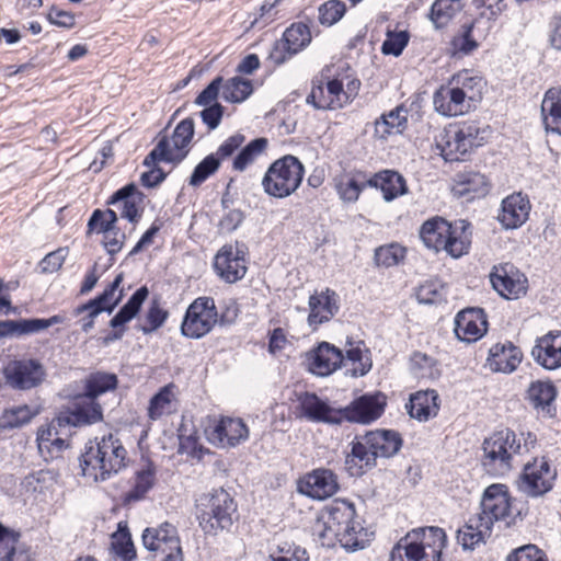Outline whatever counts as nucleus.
Masks as SVG:
<instances>
[{"instance_id": "nucleus-1", "label": "nucleus", "mask_w": 561, "mask_h": 561, "mask_svg": "<svg viewBox=\"0 0 561 561\" xmlns=\"http://www.w3.org/2000/svg\"><path fill=\"white\" fill-rule=\"evenodd\" d=\"M403 446L401 434L394 430L379 428L356 435L345 457L350 476L362 477L377 466L378 458H391Z\"/></svg>"}, {"instance_id": "nucleus-2", "label": "nucleus", "mask_w": 561, "mask_h": 561, "mask_svg": "<svg viewBox=\"0 0 561 561\" xmlns=\"http://www.w3.org/2000/svg\"><path fill=\"white\" fill-rule=\"evenodd\" d=\"M127 450L113 434L90 440L79 458L83 477L104 482L126 467Z\"/></svg>"}, {"instance_id": "nucleus-3", "label": "nucleus", "mask_w": 561, "mask_h": 561, "mask_svg": "<svg viewBox=\"0 0 561 561\" xmlns=\"http://www.w3.org/2000/svg\"><path fill=\"white\" fill-rule=\"evenodd\" d=\"M354 504L346 500H335L328 504L318 520L317 526L321 538L336 539L342 547L350 551L364 549L366 539L364 528L355 518Z\"/></svg>"}, {"instance_id": "nucleus-4", "label": "nucleus", "mask_w": 561, "mask_h": 561, "mask_svg": "<svg viewBox=\"0 0 561 561\" xmlns=\"http://www.w3.org/2000/svg\"><path fill=\"white\" fill-rule=\"evenodd\" d=\"M471 224L460 219L449 222L442 217L426 220L420 229L425 247L439 252L446 251L454 259L467 254L471 247Z\"/></svg>"}, {"instance_id": "nucleus-5", "label": "nucleus", "mask_w": 561, "mask_h": 561, "mask_svg": "<svg viewBox=\"0 0 561 561\" xmlns=\"http://www.w3.org/2000/svg\"><path fill=\"white\" fill-rule=\"evenodd\" d=\"M195 517L206 536L229 533L238 520V505L233 496L222 488L199 495L195 501Z\"/></svg>"}, {"instance_id": "nucleus-6", "label": "nucleus", "mask_w": 561, "mask_h": 561, "mask_svg": "<svg viewBox=\"0 0 561 561\" xmlns=\"http://www.w3.org/2000/svg\"><path fill=\"white\" fill-rule=\"evenodd\" d=\"M489 133V127H481L478 122H462L440 136L437 148L445 161H459L482 146Z\"/></svg>"}, {"instance_id": "nucleus-7", "label": "nucleus", "mask_w": 561, "mask_h": 561, "mask_svg": "<svg viewBox=\"0 0 561 561\" xmlns=\"http://www.w3.org/2000/svg\"><path fill=\"white\" fill-rule=\"evenodd\" d=\"M305 175L302 162L293 154L276 159L266 170L262 186L264 192L275 198H285L295 193Z\"/></svg>"}, {"instance_id": "nucleus-8", "label": "nucleus", "mask_w": 561, "mask_h": 561, "mask_svg": "<svg viewBox=\"0 0 561 561\" xmlns=\"http://www.w3.org/2000/svg\"><path fill=\"white\" fill-rule=\"evenodd\" d=\"M482 449L483 468L488 473L499 476L512 469L513 455L520 453L522 445L519 440L517 442L516 434L512 430L505 428L486 437Z\"/></svg>"}, {"instance_id": "nucleus-9", "label": "nucleus", "mask_w": 561, "mask_h": 561, "mask_svg": "<svg viewBox=\"0 0 561 561\" xmlns=\"http://www.w3.org/2000/svg\"><path fill=\"white\" fill-rule=\"evenodd\" d=\"M144 547L152 552L154 561H183L181 541L174 525L164 522L148 527L141 536Z\"/></svg>"}, {"instance_id": "nucleus-10", "label": "nucleus", "mask_w": 561, "mask_h": 561, "mask_svg": "<svg viewBox=\"0 0 561 561\" xmlns=\"http://www.w3.org/2000/svg\"><path fill=\"white\" fill-rule=\"evenodd\" d=\"M244 141L245 136L241 133H236L229 136L214 154L218 157V161L221 163V161L231 158L239 150L232 160V169L243 172L249 165L254 163L268 146V140L264 137L255 138L242 147Z\"/></svg>"}, {"instance_id": "nucleus-11", "label": "nucleus", "mask_w": 561, "mask_h": 561, "mask_svg": "<svg viewBox=\"0 0 561 561\" xmlns=\"http://www.w3.org/2000/svg\"><path fill=\"white\" fill-rule=\"evenodd\" d=\"M218 322V310L211 297H198L186 309L181 333L198 340L207 335Z\"/></svg>"}, {"instance_id": "nucleus-12", "label": "nucleus", "mask_w": 561, "mask_h": 561, "mask_svg": "<svg viewBox=\"0 0 561 561\" xmlns=\"http://www.w3.org/2000/svg\"><path fill=\"white\" fill-rule=\"evenodd\" d=\"M311 32L307 24L293 23L285 30L283 36L274 42L268 59L276 66H280L302 51L311 43Z\"/></svg>"}, {"instance_id": "nucleus-13", "label": "nucleus", "mask_w": 561, "mask_h": 561, "mask_svg": "<svg viewBox=\"0 0 561 561\" xmlns=\"http://www.w3.org/2000/svg\"><path fill=\"white\" fill-rule=\"evenodd\" d=\"M556 478L557 471L542 457L525 466L517 486L526 496L538 497L552 490Z\"/></svg>"}, {"instance_id": "nucleus-14", "label": "nucleus", "mask_w": 561, "mask_h": 561, "mask_svg": "<svg viewBox=\"0 0 561 561\" xmlns=\"http://www.w3.org/2000/svg\"><path fill=\"white\" fill-rule=\"evenodd\" d=\"M185 157L186 152L173 153L168 136H162L156 147L144 160V165L148 167L149 170L141 174V184L149 188L158 186L167 178V173L158 165V163L168 162L179 164Z\"/></svg>"}, {"instance_id": "nucleus-15", "label": "nucleus", "mask_w": 561, "mask_h": 561, "mask_svg": "<svg viewBox=\"0 0 561 561\" xmlns=\"http://www.w3.org/2000/svg\"><path fill=\"white\" fill-rule=\"evenodd\" d=\"M481 512L476 514L492 530L494 522L502 520L513 514L512 499L504 484L488 486L482 495Z\"/></svg>"}, {"instance_id": "nucleus-16", "label": "nucleus", "mask_w": 561, "mask_h": 561, "mask_svg": "<svg viewBox=\"0 0 561 561\" xmlns=\"http://www.w3.org/2000/svg\"><path fill=\"white\" fill-rule=\"evenodd\" d=\"M208 440L221 448H234L249 439L250 430L240 417L220 416L206 430Z\"/></svg>"}, {"instance_id": "nucleus-17", "label": "nucleus", "mask_w": 561, "mask_h": 561, "mask_svg": "<svg viewBox=\"0 0 561 561\" xmlns=\"http://www.w3.org/2000/svg\"><path fill=\"white\" fill-rule=\"evenodd\" d=\"M3 374L7 383L16 390H30L39 386L45 379L46 371L37 359H19L11 362Z\"/></svg>"}, {"instance_id": "nucleus-18", "label": "nucleus", "mask_w": 561, "mask_h": 561, "mask_svg": "<svg viewBox=\"0 0 561 561\" xmlns=\"http://www.w3.org/2000/svg\"><path fill=\"white\" fill-rule=\"evenodd\" d=\"M103 420L102 407L98 401L85 398L84 394H78L72 405L56 416L58 426H85L98 423Z\"/></svg>"}, {"instance_id": "nucleus-19", "label": "nucleus", "mask_w": 561, "mask_h": 561, "mask_svg": "<svg viewBox=\"0 0 561 561\" xmlns=\"http://www.w3.org/2000/svg\"><path fill=\"white\" fill-rule=\"evenodd\" d=\"M121 283H110L102 294L88 302L76 308L75 313L81 314L87 312L81 320V330L88 333L94 327V319L102 312L111 313L114 308L119 304L123 291L119 289Z\"/></svg>"}, {"instance_id": "nucleus-20", "label": "nucleus", "mask_w": 561, "mask_h": 561, "mask_svg": "<svg viewBox=\"0 0 561 561\" xmlns=\"http://www.w3.org/2000/svg\"><path fill=\"white\" fill-rule=\"evenodd\" d=\"M386 404V396L380 392L364 394L346 408L341 409V423L347 421L369 424L382 415Z\"/></svg>"}, {"instance_id": "nucleus-21", "label": "nucleus", "mask_w": 561, "mask_h": 561, "mask_svg": "<svg viewBox=\"0 0 561 561\" xmlns=\"http://www.w3.org/2000/svg\"><path fill=\"white\" fill-rule=\"evenodd\" d=\"M336 474L325 468H318L298 480L297 489L311 499L325 500L339 491Z\"/></svg>"}, {"instance_id": "nucleus-22", "label": "nucleus", "mask_w": 561, "mask_h": 561, "mask_svg": "<svg viewBox=\"0 0 561 561\" xmlns=\"http://www.w3.org/2000/svg\"><path fill=\"white\" fill-rule=\"evenodd\" d=\"M146 195L140 192L135 183H128L112 194L107 204L115 206L121 211V217L136 225L144 214Z\"/></svg>"}, {"instance_id": "nucleus-23", "label": "nucleus", "mask_w": 561, "mask_h": 561, "mask_svg": "<svg viewBox=\"0 0 561 561\" xmlns=\"http://www.w3.org/2000/svg\"><path fill=\"white\" fill-rule=\"evenodd\" d=\"M455 334L467 343L480 340L488 331L486 314L482 308H466L455 318Z\"/></svg>"}, {"instance_id": "nucleus-24", "label": "nucleus", "mask_w": 561, "mask_h": 561, "mask_svg": "<svg viewBox=\"0 0 561 561\" xmlns=\"http://www.w3.org/2000/svg\"><path fill=\"white\" fill-rule=\"evenodd\" d=\"M300 415L311 422L341 424V409L330 407L313 392H304L298 397Z\"/></svg>"}, {"instance_id": "nucleus-25", "label": "nucleus", "mask_w": 561, "mask_h": 561, "mask_svg": "<svg viewBox=\"0 0 561 561\" xmlns=\"http://www.w3.org/2000/svg\"><path fill=\"white\" fill-rule=\"evenodd\" d=\"M534 360L542 368L554 370L561 367V331H549L537 337L531 350Z\"/></svg>"}, {"instance_id": "nucleus-26", "label": "nucleus", "mask_w": 561, "mask_h": 561, "mask_svg": "<svg viewBox=\"0 0 561 561\" xmlns=\"http://www.w3.org/2000/svg\"><path fill=\"white\" fill-rule=\"evenodd\" d=\"M489 190L490 182L488 178L478 171H460L453 179V194L467 201L483 197L489 193Z\"/></svg>"}, {"instance_id": "nucleus-27", "label": "nucleus", "mask_w": 561, "mask_h": 561, "mask_svg": "<svg viewBox=\"0 0 561 561\" xmlns=\"http://www.w3.org/2000/svg\"><path fill=\"white\" fill-rule=\"evenodd\" d=\"M343 363L342 351L328 342L320 343L308 356L309 370L320 377L331 375Z\"/></svg>"}, {"instance_id": "nucleus-28", "label": "nucleus", "mask_w": 561, "mask_h": 561, "mask_svg": "<svg viewBox=\"0 0 561 561\" xmlns=\"http://www.w3.org/2000/svg\"><path fill=\"white\" fill-rule=\"evenodd\" d=\"M558 390L550 380L531 381L526 391V400L543 416L553 417L557 409L554 405Z\"/></svg>"}, {"instance_id": "nucleus-29", "label": "nucleus", "mask_w": 561, "mask_h": 561, "mask_svg": "<svg viewBox=\"0 0 561 561\" xmlns=\"http://www.w3.org/2000/svg\"><path fill=\"white\" fill-rule=\"evenodd\" d=\"M439 408V394L434 389L419 390L412 393L407 404L410 416L420 422H426L437 416Z\"/></svg>"}, {"instance_id": "nucleus-30", "label": "nucleus", "mask_w": 561, "mask_h": 561, "mask_svg": "<svg viewBox=\"0 0 561 561\" xmlns=\"http://www.w3.org/2000/svg\"><path fill=\"white\" fill-rule=\"evenodd\" d=\"M466 93L463 89H458L454 84L440 87L433 96L435 110L445 116H457L463 114L469 105L466 104Z\"/></svg>"}, {"instance_id": "nucleus-31", "label": "nucleus", "mask_w": 561, "mask_h": 561, "mask_svg": "<svg viewBox=\"0 0 561 561\" xmlns=\"http://www.w3.org/2000/svg\"><path fill=\"white\" fill-rule=\"evenodd\" d=\"M529 210L530 203L525 196L512 194L503 199L497 219L506 229H515L527 220Z\"/></svg>"}, {"instance_id": "nucleus-32", "label": "nucleus", "mask_w": 561, "mask_h": 561, "mask_svg": "<svg viewBox=\"0 0 561 561\" xmlns=\"http://www.w3.org/2000/svg\"><path fill=\"white\" fill-rule=\"evenodd\" d=\"M214 267L220 277L227 280H240L247 272L244 252L224 248L215 256Z\"/></svg>"}, {"instance_id": "nucleus-33", "label": "nucleus", "mask_w": 561, "mask_h": 561, "mask_svg": "<svg viewBox=\"0 0 561 561\" xmlns=\"http://www.w3.org/2000/svg\"><path fill=\"white\" fill-rule=\"evenodd\" d=\"M370 187L379 188L386 202H391L408 193V184L404 176L394 170H381L367 180Z\"/></svg>"}, {"instance_id": "nucleus-34", "label": "nucleus", "mask_w": 561, "mask_h": 561, "mask_svg": "<svg viewBox=\"0 0 561 561\" xmlns=\"http://www.w3.org/2000/svg\"><path fill=\"white\" fill-rule=\"evenodd\" d=\"M309 307L308 322L316 328L328 322L339 311L337 295L330 289L319 294L316 293L309 298Z\"/></svg>"}, {"instance_id": "nucleus-35", "label": "nucleus", "mask_w": 561, "mask_h": 561, "mask_svg": "<svg viewBox=\"0 0 561 561\" xmlns=\"http://www.w3.org/2000/svg\"><path fill=\"white\" fill-rule=\"evenodd\" d=\"M523 354L512 342L497 343L490 348L488 364L494 371L512 373L520 364Z\"/></svg>"}, {"instance_id": "nucleus-36", "label": "nucleus", "mask_w": 561, "mask_h": 561, "mask_svg": "<svg viewBox=\"0 0 561 561\" xmlns=\"http://www.w3.org/2000/svg\"><path fill=\"white\" fill-rule=\"evenodd\" d=\"M541 115L546 130L561 136V88H551L545 93Z\"/></svg>"}, {"instance_id": "nucleus-37", "label": "nucleus", "mask_w": 561, "mask_h": 561, "mask_svg": "<svg viewBox=\"0 0 561 561\" xmlns=\"http://www.w3.org/2000/svg\"><path fill=\"white\" fill-rule=\"evenodd\" d=\"M417 537L416 543L422 546L423 552L435 561H440L443 549L446 546V534L443 528L436 526L421 527L409 531Z\"/></svg>"}, {"instance_id": "nucleus-38", "label": "nucleus", "mask_w": 561, "mask_h": 561, "mask_svg": "<svg viewBox=\"0 0 561 561\" xmlns=\"http://www.w3.org/2000/svg\"><path fill=\"white\" fill-rule=\"evenodd\" d=\"M409 367L411 374L419 380L435 381L442 376L439 362L421 351H414L410 355Z\"/></svg>"}, {"instance_id": "nucleus-39", "label": "nucleus", "mask_w": 561, "mask_h": 561, "mask_svg": "<svg viewBox=\"0 0 561 561\" xmlns=\"http://www.w3.org/2000/svg\"><path fill=\"white\" fill-rule=\"evenodd\" d=\"M491 529L477 515L471 516L457 531V541L465 550H472L491 536Z\"/></svg>"}, {"instance_id": "nucleus-40", "label": "nucleus", "mask_w": 561, "mask_h": 561, "mask_svg": "<svg viewBox=\"0 0 561 561\" xmlns=\"http://www.w3.org/2000/svg\"><path fill=\"white\" fill-rule=\"evenodd\" d=\"M111 553L116 561H135L136 549L126 522H119L117 530L111 537Z\"/></svg>"}, {"instance_id": "nucleus-41", "label": "nucleus", "mask_w": 561, "mask_h": 561, "mask_svg": "<svg viewBox=\"0 0 561 561\" xmlns=\"http://www.w3.org/2000/svg\"><path fill=\"white\" fill-rule=\"evenodd\" d=\"M416 540V535L408 533L392 548L389 561H435L423 552L422 546H419Z\"/></svg>"}, {"instance_id": "nucleus-42", "label": "nucleus", "mask_w": 561, "mask_h": 561, "mask_svg": "<svg viewBox=\"0 0 561 561\" xmlns=\"http://www.w3.org/2000/svg\"><path fill=\"white\" fill-rule=\"evenodd\" d=\"M408 123V111L400 105L390 112L382 114L375 123L376 134L381 138H387L392 134H401Z\"/></svg>"}, {"instance_id": "nucleus-43", "label": "nucleus", "mask_w": 561, "mask_h": 561, "mask_svg": "<svg viewBox=\"0 0 561 561\" xmlns=\"http://www.w3.org/2000/svg\"><path fill=\"white\" fill-rule=\"evenodd\" d=\"M118 383L117 376L112 373L95 371L91 373L84 380V391L82 394L92 401L107 391L116 389Z\"/></svg>"}, {"instance_id": "nucleus-44", "label": "nucleus", "mask_w": 561, "mask_h": 561, "mask_svg": "<svg viewBox=\"0 0 561 561\" xmlns=\"http://www.w3.org/2000/svg\"><path fill=\"white\" fill-rule=\"evenodd\" d=\"M148 294L149 290L146 286L137 289L128 299V301L110 320V325L113 329H124V325L137 316L141 305L147 299Z\"/></svg>"}, {"instance_id": "nucleus-45", "label": "nucleus", "mask_w": 561, "mask_h": 561, "mask_svg": "<svg viewBox=\"0 0 561 561\" xmlns=\"http://www.w3.org/2000/svg\"><path fill=\"white\" fill-rule=\"evenodd\" d=\"M37 413V410H32L27 404L5 409L0 415V430L20 428L28 424Z\"/></svg>"}, {"instance_id": "nucleus-46", "label": "nucleus", "mask_w": 561, "mask_h": 561, "mask_svg": "<svg viewBox=\"0 0 561 561\" xmlns=\"http://www.w3.org/2000/svg\"><path fill=\"white\" fill-rule=\"evenodd\" d=\"M252 93L253 84L250 79L236 76L222 82L221 95L229 103H241Z\"/></svg>"}, {"instance_id": "nucleus-47", "label": "nucleus", "mask_w": 561, "mask_h": 561, "mask_svg": "<svg viewBox=\"0 0 561 561\" xmlns=\"http://www.w3.org/2000/svg\"><path fill=\"white\" fill-rule=\"evenodd\" d=\"M19 535L0 523V561H31L25 551H16Z\"/></svg>"}, {"instance_id": "nucleus-48", "label": "nucleus", "mask_w": 561, "mask_h": 561, "mask_svg": "<svg viewBox=\"0 0 561 561\" xmlns=\"http://www.w3.org/2000/svg\"><path fill=\"white\" fill-rule=\"evenodd\" d=\"M330 69L322 70L311 81V91L307 96V103L317 110H333V101L328 98L325 80L329 78Z\"/></svg>"}, {"instance_id": "nucleus-49", "label": "nucleus", "mask_w": 561, "mask_h": 561, "mask_svg": "<svg viewBox=\"0 0 561 561\" xmlns=\"http://www.w3.org/2000/svg\"><path fill=\"white\" fill-rule=\"evenodd\" d=\"M154 480L156 470L152 463H149L145 469L137 471L135 485L126 493L125 502L131 503L142 500L154 485Z\"/></svg>"}, {"instance_id": "nucleus-50", "label": "nucleus", "mask_w": 561, "mask_h": 561, "mask_svg": "<svg viewBox=\"0 0 561 561\" xmlns=\"http://www.w3.org/2000/svg\"><path fill=\"white\" fill-rule=\"evenodd\" d=\"M118 220L115 210L107 208L105 210L94 209L88 220V232L104 233L108 238Z\"/></svg>"}, {"instance_id": "nucleus-51", "label": "nucleus", "mask_w": 561, "mask_h": 561, "mask_svg": "<svg viewBox=\"0 0 561 561\" xmlns=\"http://www.w3.org/2000/svg\"><path fill=\"white\" fill-rule=\"evenodd\" d=\"M474 22L465 23L460 26L459 33L450 41L451 55H470L479 47L478 42L473 38L472 32Z\"/></svg>"}, {"instance_id": "nucleus-52", "label": "nucleus", "mask_w": 561, "mask_h": 561, "mask_svg": "<svg viewBox=\"0 0 561 561\" xmlns=\"http://www.w3.org/2000/svg\"><path fill=\"white\" fill-rule=\"evenodd\" d=\"M169 318L168 310L160 306L158 299H153L145 314V322L138 325V330L145 335L151 334L160 329Z\"/></svg>"}, {"instance_id": "nucleus-53", "label": "nucleus", "mask_w": 561, "mask_h": 561, "mask_svg": "<svg viewBox=\"0 0 561 561\" xmlns=\"http://www.w3.org/2000/svg\"><path fill=\"white\" fill-rule=\"evenodd\" d=\"M172 383L162 387L151 399L148 408L150 420H158L170 410L173 398Z\"/></svg>"}, {"instance_id": "nucleus-54", "label": "nucleus", "mask_w": 561, "mask_h": 561, "mask_svg": "<svg viewBox=\"0 0 561 561\" xmlns=\"http://www.w3.org/2000/svg\"><path fill=\"white\" fill-rule=\"evenodd\" d=\"M405 256V248L399 243H389L375 250V262L378 266L391 267L398 265Z\"/></svg>"}, {"instance_id": "nucleus-55", "label": "nucleus", "mask_w": 561, "mask_h": 561, "mask_svg": "<svg viewBox=\"0 0 561 561\" xmlns=\"http://www.w3.org/2000/svg\"><path fill=\"white\" fill-rule=\"evenodd\" d=\"M220 168V162L218 161V157L215 154L206 156L193 170L188 185L193 187H198L202 185L210 175L215 174Z\"/></svg>"}, {"instance_id": "nucleus-56", "label": "nucleus", "mask_w": 561, "mask_h": 561, "mask_svg": "<svg viewBox=\"0 0 561 561\" xmlns=\"http://www.w3.org/2000/svg\"><path fill=\"white\" fill-rule=\"evenodd\" d=\"M415 297L420 304L434 305L446 300L444 283H421L415 289Z\"/></svg>"}, {"instance_id": "nucleus-57", "label": "nucleus", "mask_w": 561, "mask_h": 561, "mask_svg": "<svg viewBox=\"0 0 561 561\" xmlns=\"http://www.w3.org/2000/svg\"><path fill=\"white\" fill-rule=\"evenodd\" d=\"M194 131L195 123L192 117H186L176 125L172 134L173 148L176 150L175 153H182V150L190 145ZM185 152L186 151H183V153Z\"/></svg>"}, {"instance_id": "nucleus-58", "label": "nucleus", "mask_w": 561, "mask_h": 561, "mask_svg": "<svg viewBox=\"0 0 561 561\" xmlns=\"http://www.w3.org/2000/svg\"><path fill=\"white\" fill-rule=\"evenodd\" d=\"M346 13V5L341 0H329L319 7V22L325 26L337 23Z\"/></svg>"}, {"instance_id": "nucleus-59", "label": "nucleus", "mask_w": 561, "mask_h": 561, "mask_svg": "<svg viewBox=\"0 0 561 561\" xmlns=\"http://www.w3.org/2000/svg\"><path fill=\"white\" fill-rule=\"evenodd\" d=\"M367 186V181H360L356 176H347L336 184V191L341 199L354 203Z\"/></svg>"}, {"instance_id": "nucleus-60", "label": "nucleus", "mask_w": 561, "mask_h": 561, "mask_svg": "<svg viewBox=\"0 0 561 561\" xmlns=\"http://www.w3.org/2000/svg\"><path fill=\"white\" fill-rule=\"evenodd\" d=\"M362 345H364V342L359 341L356 346L348 348L344 356V360L351 362L354 366L347 369V371H351L352 377L365 376L371 368L370 359L366 358L364 360Z\"/></svg>"}, {"instance_id": "nucleus-61", "label": "nucleus", "mask_w": 561, "mask_h": 561, "mask_svg": "<svg viewBox=\"0 0 561 561\" xmlns=\"http://www.w3.org/2000/svg\"><path fill=\"white\" fill-rule=\"evenodd\" d=\"M453 1L454 0H435L433 2L428 18L437 30L444 28L453 19L455 13Z\"/></svg>"}, {"instance_id": "nucleus-62", "label": "nucleus", "mask_w": 561, "mask_h": 561, "mask_svg": "<svg viewBox=\"0 0 561 561\" xmlns=\"http://www.w3.org/2000/svg\"><path fill=\"white\" fill-rule=\"evenodd\" d=\"M409 39L410 34L408 31H388L386 39L381 45V51L383 55L398 57L409 44Z\"/></svg>"}, {"instance_id": "nucleus-63", "label": "nucleus", "mask_w": 561, "mask_h": 561, "mask_svg": "<svg viewBox=\"0 0 561 561\" xmlns=\"http://www.w3.org/2000/svg\"><path fill=\"white\" fill-rule=\"evenodd\" d=\"M69 254L67 247L58 248L46 254L37 264V270L42 274H51L60 270L66 257Z\"/></svg>"}, {"instance_id": "nucleus-64", "label": "nucleus", "mask_w": 561, "mask_h": 561, "mask_svg": "<svg viewBox=\"0 0 561 561\" xmlns=\"http://www.w3.org/2000/svg\"><path fill=\"white\" fill-rule=\"evenodd\" d=\"M268 561H309V554L306 549L295 546H278L275 551L270 554Z\"/></svg>"}]
</instances>
